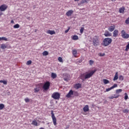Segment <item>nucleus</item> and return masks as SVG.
I'll return each instance as SVG.
<instances>
[{"label": "nucleus", "instance_id": "f257e3e1", "mask_svg": "<svg viewBox=\"0 0 129 129\" xmlns=\"http://www.w3.org/2000/svg\"><path fill=\"white\" fill-rule=\"evenodd\" d=\"M96 71H97V70L95 69L94 71H91L90 73L86 72V73L82 74L80 76L81 79L83 80V81H85L86 79H89V78L93 76Z\"/></svg>", "mask_w": 129, "mask_h": 129}, {"label": "nucleus", "instance_id": "f03ea898", "mask_svg": "<svg viewBox=\"0 0 129 129\" xmlns=\"http://www.w3.org/2000/svg\"><path fill=\"white\" fill-rule=\"evenodd\" d=\"M112 42V39L111 38L107 37L104 39L103 41V45L104 47H107L108 45H110Z\"/></svg>", "mask_w": 129, "mask_h": 129}, {"label": "nucleus", "instance_id": "7ed1b4c3", "mask_svg": "<svg viewBox=\"0 0 129 129\" xmlns=\"http://www.w3.org/2000/svg\"><path fill=\"white\" fill-rule=\"evenodd\" d=\"M92 41H93V46H95V47H96V46H98L100 42L99 41V37L97 36H95L92 38Z\"/></svg>", "mask_w": 129, "mask_h": 129}, {"label": "nucleus", "instance_id": "20e7f679", "mask_svg": "<svg viewBox=\"0 0 129 129\" xmlns=\"http://www.w3.org/2000/svg\"><path fill=\"white\" fill-rule=\"evenodd\" d=\"M51 115L54 125H57V119L55 116V114H54V111H53V110L51 111Z\"/></svg>", "mask_w": 129, "mask_h": 129}, {"label": "nucleus", "instance_id": "39448f33", "mask_svg": "<svg viewBox=\"0 0 129 129\" xmlns=\"http://www.w3.org/2000/svg\"><path fill=\"white\" fill-rule=\"evenodd\" d=\"M60 96V95L59 92H54L51 95L52 98H53V99H55V100L59 99Z\"/></svg>", "mask_w": 129, "mask_h": 129}, {"label": "nucleus", "instance_id": "423d86ee", "mask_svg": "<svg viewBox=\"0 0 129 129\" xmlns=\"http://www.w3.org/2000/svg\"><path fill=\"white\" fill-rule=\"evenodd\" d=\"M121 36L123 39H128L129 38V34L126 33L124 30L121 31Z\"/></svg>", "mask_w": 129, "mask_h": 129}, {"label": "nucleus", "instance_id": "0eeeda50", "mask_svg": "<svg viewBox=\"0 0 129 129\" xmlns=\"http://www.w3.org/2000/svg\"><path fill=\"white\" fill-rule=\"evenodd\" d=\"M50 82H46L43 86V88L44 90H48V89H49V88H50Z\"/></svg>", "mask_w": 129, "mask_h": 129}, {"label": "nucleus", "instance_id": "6e6552de", "mask_svg": "<svg viewBox=\"0 0 129 129\" xmlns=\"http://www.w3.org/2000/svg\"><path fill=\"white\" fill-rule=\"evenodd\" d=\"M115 29V25L113 24H111L110 26L108 27V30L109 32H113Z\"/></svg>", "mask_w": 129, "mask_h": 129}, {"label": "nucleus", "instance_id": "1a4fd4ad", "mask_svg": "<svg viewBox=\"0 0 129 129\" xmlns=\"http://www.w3.org/2000/svg\"><path fill=\"white\" fill-rule=\"evenodd\" d=\"M89 2H90V0H82L78 4V6H82V5H84L85 4H88Z\"/></svg>", "mask_w": 129, "mask_h": 129}, {"label": "nucleus", "instance_id": "9d476101", "mask_svg": "<svg viewBox=\"0 0 129 129\" xmlns=\"http://www.w3.org/2000/svg\"><path fill=\"white\" fill-rule=\"evenodd\" d=\"M73 94H74V92L72 90H71L67 94L66 97H67V98H70V97H72Z\"/></svg>", "mask_w": 129, "mask_h": 129}, {"label": "nucleus", "instance_id": "9b49d317", "mask_svg": "<svg viewBox=\"0 0 129 129\" xmlns=\"http://www.w3.org/2000/svg\"><path fill=\"white\" fill-rule=\"evenodd\" d=\"M8 9V6L6 5H3L0 7L1 12H5Z\"/></svg>", "mask_w": 129, "mask_h": 129}, {"label": "nucleus", "instance_id": "f8f14e48", "mask_svg": "<svg viewBox=\"0 0 129 129\" xmlns=\"http://www.w3.org/2000/svg\"><path fill=\"white\" fill-rule=\"evenodd\" d=\"M116 87H117V84H115L113 85V86H112L110 88L106 89V92H108V91H110V90H111L112 89H113V88H115Z\"/></svg>", "mask_w": 129, "mask_h": 129}, {"label": "nucleus", "instance_id": "ddd939ff", "mask_svg": "<svg viewBox=\"0 0 129 129\" xmlns=\"http://www.w3.org/2000/svg\"><path fill=\"white\" fill-rule=\"evenodd\" d=\"M73 14V10H69L66 14L67 17H71V16H72Z\"/></svg>", "mask_w": 129, "mask_h": 129}, {"label": "nucleus", "instance_id": "4468645a", "mask_svg": "<svg viewBox=\"0 0 129 129\" xmlns=\"http://www.w3.org/2000/svg\"><path fill=\"white\" fill-rule=\"evenodd\" d=\"M104 35L105 37H111V33L107 30H105Z\"/></svg>", "mask_w": 129, "mask_h": 129}, {"label": "nucleus", "instance_id": "2eb2a0df", "mask_svg": "<svg viewBox=\"0 0 129 129\" xmlns=\"http://www.w3.org/2000/svg\"><path fill=\"white\" fill-rule=\"evenodd\" d=\"M119 97V95L117 94H114V96L108 97L109 99H113V98H118Z\"/></svg>", "mask_w": 129, "mask_h": 129}, {"label": "nucleus", "instance_id": "dca6fc26", "mask_svg": "<svg viewBox=\"0 0 129 129\" xmlns=\"http://www.w3.org/2000/svg\"><path fill=\"white\" fill-rule=\"evenodd\" d=\"M118 36V30L117 29L114 30L113 32V37H114L115 38H116Z\"/></svg>", "mask_w": 129, "mask_h": 129}, {"label": "nucleus", "instance_id": "f3484780", "mask_svg": "<svg viewBox=\"0 0 129 129\" xmlns=\"http://www.w3.org/2000/svg\"><path fill=\"white\" fill-rule=\"evenodd\" d=\"M83 111L84 112H87V111H89V106H88V105H86L83 108Z\"/></svg>", "mask_w": 129, "mask_h": 129}, {"label": "nucleus", "instance_id": "a211bd4d", "mask_svg": "<svg viewBox=\"0 0 129 129\" xmlns=\"http://www.w3.org/2000/svg\"><path fill=\"white\" fill-rule=\"evenodd\" d=\"M47 34H49V35H55L56 32L54 30H48V31L46 32Z\"/></svg>", "mask_w": 129, "mask_h": 129}, {"label": "nucleus", "instance_id": "6ab92c4d", "mask_svg": "<svg viewBox=\"0 0 129 129\" xmlns=\"http://www.w3.org/2000/svg\"><path fill=\"white\" fill-rule=\"evenodd\" d=\"M125 10V8H124V7H122L119 9V13H120V14H123V13H124Z\"/></svg>", "mask_w": 129, "mask_h": 129}, {"label": "nucleus", "instance_id": "aec40b11", "mask_svg": "<svg viewBox=\"0 0 129 129\" xmlns=\"http://www.w3.org/2000/svg\"><path fill=\"white\" fill-rule=\"evenodd\" d=\"M118 79V73L116 72L113 80V81H115V80H117Z\"/></svg>", "mask_w": 129, "mask_h": 129}, {"label": "nucleus", "instance_id": "412c9836", "mask_svg": "<svg viewBox=\"0 0 129 129\" xmlns=\"http://www.w3.org/2000/svg\"><path fill=\"white\" fill-rule=\"evenodd\" d=\"M31 124H32V125H34L35 126H38V125H39L36 120H33L31 123Z\"/></svg>", "mask_w": 129, "mask_h": 129}, {"label": "nucleus", "instance_id": "4be33fe9", "mask_svg": "<svg viewBox=\"0 0 129 129\" xmlns=\"http://www.w3.org/2000/svg\"><path fill=\"white\" fill-rule=\"evenodd\" d=\"M74 87L76 89H79V88H81V84L80 83L76 84Z\"/></svg>", "mask_w": 129, "mask_h": 129}, {"label": "nucleus", "instance_id": "5701e85b", "mask_svg": "<svg viewBox=\"0 0 129 129\" xmlns=\"http://www.w3.org/2000/svg\"><path fill=\"white\" fill-rule=\"evenodd\" d=\"M77 50L76 49L73 50V55L74 56V57H77Z\"/></svg>", "mask_w": 129, "mask_h": 129}, {"label": "nucleus", "instance_id": "b1692460", "mask_svg": "<svg viewBox=\"0 0 129 129\" xmlns=\"http://www.w3.org/2000/svg\"><path fill=\"white\" fill-rule=\"evenodd\" d=\"M116 94H119V93L122 92V89H117L115 91Z\"/></svg>", "mask_w": 129, "mask_h": 129}, {"label": "nucleus", "instance_id": "393cba45", "mask_svg": "<svg viewBox=\"0 0 129 129\" xmlns=\"http://www.w3.org/2000/svg\"><path fill=\"white\" fill-rule=\"evenodd\" d=\"M72 40H79V37H78V36L77 35H74L72 37Z\"/></svg>", "mask_w": 129, "mask_h": 129}, {"label": "nucleus", "instance_id": "a878e982", "mask_svg": "<svg viewBox=\"0 0 129 129\" xmlns=\"http://www.w3.org/2000/svg\"><path fill=\"white\" fill-rule=\"evenodd\" d=\"M51 77L53 79H55V78H56L57 77V75L54 73H51Z\"/></svg>", "mask_w": 129, "mask_h": 129}, {"label": "nucleus", "instance_id": "bb28decb", "mask_svg": "<svg viewBox=\"0 0 129 129\" xmlns=\"http://www.w3.org/2000/svg\"><path fill=\"white\" fill-rule=\"evenodd\" d=\"M1 49H6L7 48V45H6L5 44H1Z\"/></svg>", "mask_w": 129, "mask_h": 129}, {"label": "nucleus", "instance_id": "cd10ccee", "mask_svg": "<svg viewBox=\"0 0 129 129\" xmlns=\"http://www.w3.org/2000/svg\"><path fill=\"white\" fill-rule=\"evenodd\" d=\"M0 41H8V38L5 37H0Z\"/></svg>", "mask_w": 129, "mask_h": 129}, {"label": "nucleus", "instance_id": "c85d7f7f", "mask_svg": "<svg viewBox=\"0 0 129 129\" xmlns=\"http://www.w3.org/2000/svg\"><path fill=\"white\" fill-rule=\"evenodd\" d=\"M42 55H43V56H48V55H49V52H48V51H44L42 53Z\"/></svg>", "mask_w": 129, "mask_h": 129}, {"label": "nucleus", "instance_id": "c756f323", "mask_svg": "<svg viewBox=\"0 0 129 129\" xmlns=\"http://www.w3.org/2000/svg\"><path fill=\"white\" fill-rule=\"evenodd\" d=\"M103 81L105 84H108V83H109V81H108V80L107 79H103Z\"/></svg>", "mask_w": 129, "mask_h": 129}, {"label": "nucleus", "instance_id": "7c9ffc66", "mask_svg": "<svg viewBox=\"0 0 129 129\" xmlns=\"http://www.w3.org/2000/svg\"><path fill=\"white\" fill-rule=\"evenodd\" d=\"M13 28L14 29H19V28H20V25L19 24H17L14 26Z\"/></svg>", "mask_w": 129, "mask_h": 129}, {"label": "nucleus", "instance_id": "2f4dec72", "mask_svg": "<svg viewBox=\"0 0 129 129\" xmlns=\"http://www.w3.org/2000/svg\"><path fill=\"white\" fill-rule=\"evenodd\" d=\"M40 91V88H36L34 89V92L35 93H38Z\"/></svg>", "mask_w": 129, "mask_h": 129}, {"label": "nucleus", "instance_id": "473e14b6", "mask_svg": "<svg viewBox=\"0 0 129 129\" xmlns=\"http://www.w3.org/2000/svg\"><path fill=\"white\" fill-rule=\"evenodd\" d=\"M128 99V96L127 95V93H124V99L125 100H127Z\"/></svg>", "mask_w": 129, "mask_h": 129}, {"label": "nucleus", "instance_id": "72a5a7b5", "mask_svg": "<svg viewBox=\"0 0 129 129\" xmlns=\"http://www.w3.org/2000/svg\"><path fill=\"white\" fill-rule=\"evenodd\" d=\"M1 83H3V84H4L5 85H7V84H8V82H7V81L1 80Z\"/></svg>", "mask_w": 129, "mask_h": 129}, {"label": "nucleus", "instance_id": "f704fd0d", "mask_svg": "<svg viewBox=\"0 0 129 129\" xmlns=\"http://www.w3.org/2000/svg\"><path fill=\"white\" fill-rule=\"evenodd\" d=\"M124 79L123 76L120 75L119 76V80H120V81H123Z\"/></svg>", "mask_w": 129, "mask_h": 129}, {"label": "nucleus", "instance_id": "c9c22d12", "mask_svg": "<svg viewBox=\"0 0 129 129\" xmlns=\"http://www.w3.org/2000/svg\"><path fill=\"white\" fill-rule=\"evenodd\" d=\"M5 107V105L4 104H0V110H2V109H4V108Z\"/></svg>", "mask_w": 129, "mask_h": 129}, {"label": "nucleus", "instance_id": "e433bc0d", "mask_svg": "<svg viewBox=\"0 0 129 129\" xmlns=\"http://www.w3.org/2000/svg\"><path fill=\"white\" fill-rule=\"evenodd\" d=\"M57 60L59 61V62H61L62 63H63V59L62 58V57H58Z\"/></svg>", "mask_w": 129, "mask_h": 129}, {"label": "nucleus", "instance_id": "4c0bfd02", "mask_svg": "<svg viewBox=\"0 0 129 129\" xmlns=\"http://www.w3.org/2000/svg\"><path fill=\"white\" fill-rule=\"evenodd\" d=\"M84 31V27H81V29L80 30V33L81 34H83V31Z\"/></svg>", "mask_w": 129, "mask_h": 129}, {"label": "nucleus", "instance_id": "58836bf2", "mask_svg": "<svg viewBox=\"0 0 129 129\" xmlns=\"http://www.w3.org/2000/svg\"><path fill=\"white\" fill-rule=\"evenodd\" d=\"M129 50V42L128 43L127 45L126 46V48L125 49V51H128Z\"/></svg>", "mask_w": 129, "mask_h": 129}, {"label": "nucleus", "instance_id": "ea45409f", "mask_svg": "<svg viewBox=\"0 0 129 129\" xmlns=\"http://www.w3.org/2000/svg\"><path fill=\"white\" fill-rule=\"evenodd\" d=\"M27 65H31L32 64V60H30L27 61Z\"/></svg>", "mask_w": 129, "mask_h": 129}, {"label": "nucleus", "instance_id": "a19ab883", "mask_svg": "<svg viewBox=\"0 0 129 129\" xmlns=\"http://www.w3.org/2000/svg\"><path fill=\"white\" fill-rule=\"evenodd\" d=\"M93 63H94V61H93V60H90L89 61V64H90V65H91V66L93 65Z\"/></svg>", "mask_w": 129, "mask_h": 129}, {"label": "nucleus", "instance_id": "79ce46f5", "mask_svg": "<svg viewBox=\"0 0 129 129\" xmlns=\"http://www.w3.org/2000/svg\"><path fill=\"white\" fill-rule=\"evenodd\" d=\"M123 112H124V113H128V109H125L123 110Z\"/></svg>", "mask_w": 129, "mask_h": 129}, {"label": "nucleus", "instance_id": "37998d69", "mask_svg": "<svg viewBox=\"0 0 129 129\" xmlns=\"http://www.w3.org/2000/svg\"><path fill=\"white\" fill-rule=\"evenodd\" d=\"M125 23L127 25L129 24V17L125 20Z\"/></svg>", "mask_w": 129, "mask_h": 129}, {"label": "nucleus", "instance_id": "c03bdc74", "mask_svg": "<svg viewBox=\"0 0 129 129\" xmlns=\"http://www.w3.org/2000/svg\"><path fill=\"white\" fill-rule=\"evenodd\" d=\"M25 102H30V99L26 98L25 99Z\"/></svg>", "mask_w": 129, "mask_h": 129}, {"label": "nucleus", "instance_id": "a18cd8bd", "mask_svg": "<svg viewBox=\"0 0 129 129\" xmlns=\"http://www.w3.org/2000/svg\"><path fill=\"white\" fill-rule=\"evenodd\" d=\"M70 30V27H69L68 29L64 31L65 34H67V33L69 32Z\"/></svg>", "mask_w": 129, "mask_h": 129}, {"label": "nucleus", "instance_id": "49530a36", "mask_svg": "<svg viewBox=\"0 0 129 129\" xmlns=\"http://www.w3.org/2000/svg\"><path fill=\"white\" fill-rule=\"evenodd\" d=\"M99 56H100L101 57H102L103 56H105V53H99Z\"/></svg>", "mask_w": 129, "mask_h": 129}, {"label": "nucleus", "instance_id": "de8ad7c7", "mask_svg": "<svg viewBox=\"0 0 129 129\" xmlns=\"http://www.w3.org/2000/svg\"><path fill=\"white\" fill-rule=\"evenodd\" d=\"M11 24H14L15 22L14 21V20H11Z\"/></svg>", "mask_w": 129, "mask_h": 129}, {"label": "nucleus", "instance_id": "09e8293b", "mask_svg": "<svg viewBox=\"0 0 129 129\" xmlns=\"http://www.w3.org/2000/svg\"><path fill=\"white\" fill-rule=\"evenodd\" d=\"M75 2H79L80 0H74Z\"/></svg>", "mask_w": 129, "mask_h": 129}, {"label": "nucleus", "instance_id": "8fccbe9b", "mask_svg": "<svg viewBox=\"0 0 129 129\" xmlns=\"http://www.w3.org/2000/svg\"><path fill=\"white\" fill-rule=\"evenodd\" d=\"M2 15H3V13L0 12V16H2Z\"/></svg>", "mask_w": 129, "mask_h": 129}, {"label": "nucleus", "instance_id": "3c124183", "mask_svg": "<svg viewBox=\"0 0 129 129\" xmlns=\"http://www.w3.org/2000/svg\"><path fill=\"white\" fill-rule=\"evenodd\" d=\"M113 1L115 2V0H111L112 2H113Z\"/></svg>", "mask_w": 129, "mask_h": 129}, {"label": "nucleus", "instance_id": "603ef678", "mask_svg": "<svg viewBox=\"0 0 129 129\" xmlns=\"http://www.w3.org/2000/svg\"><path fill=\"white\" fill-rule=\"evenodd\" d=\"M92 106H94V104H92Z\"/></svg>", "mask_w": 129, "mask_h": 129}, {"label": "nucleus", "instance_id": "864d4df0", "mask_svg": "<svg viewBox=\"0 0 129 129\" xmlns=\"http://www.w3.org/2000/svg\"><path fill=\"white\" fill-rule=\"evenodd\" d=\"M35 32H37V31L36 30H35Z\"/></svg>", "mask_w": 129, "mask_h": 129}, {"label": "nucleus", "instance_id": "5fc2aeb1", "mask_svg": "<svg viewBox=\"0 0 129 129\" xmlns=\"http://www.w3.org/2000/svg\"><path fill=\"white\" fill-rule=\"evenodd\" d=\"M1 81H0V83H1Z\"/></svg>", "mask_w": 129, "mask_h": 129}]
</instances>
